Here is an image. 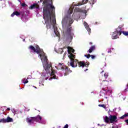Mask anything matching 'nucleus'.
Wrapping results in <instances>:
<instances>
[{
	"label": "nucleus",
	"mask_w": 128,
	"mask_h": 128,
	"mask_svg": "<svg viewBox=\"0 0 128 128\" xmlns=\"http://www.w3.org/2000/svg\"><path fill=\"white\" fill-rule=\"evenodd\" d=\"M44 6L43 9L44 18L47 26H52V20L54 26L56 24V16H54V12L56 8L52 4L48 3V1L44 0L42 3Z\"/></svg>",
	"instance_id": "1"
},
{
	"label": "nucleus",
	"mask_w": 128,
	"mask_h": 128,
	"mask_svg": "<svg viewBox=\"0 0 128 128\" xmlns=\"http://www.w3.org/2000/svg\"><path fill=\"white\" fill-rule=\"evenodd\" d=\"M104 120L106 124H114L118 122V116L116 115H110L109 116H105Z\"/></svg>",
	"instance_id": "2"
},
{
	"label": "nucleus",
	"mask_w": 128,
	"mask_h": 128,
	"mask_svg": "<svg viewBox=\"0 0 128 128\" xmlns=\"http://www.w3.org/2000/svg\"><path fill=\"white\" fill-rule=\"evenodd\" d=\"M68 54H70L68 56L70 60V64H68L69 66H72V68H76L78 66V64H76V62L74 60V58H76V55L71 53L70 52H68Z\"/></svg>",
	"instance_id": "3"
},
{
	"label": "nucleus",
	"mask_w": 128,
	"mask_h": 128,
	"mask_svg": "<svg viewBox=\"0 0 128 128\" xmlns=\"http://www.w3.org/2000/svg\"><path fill=\"white\" fill-rule=\"evenodd\" d=\"M74 22V20H73L72 18H70V16H68L64 18L62 20V26H64V24H72Z\"/></svg>",
	"instance_id": "4"
},
{
	"label": "nucleus",
	"mask_w": 128,
	"mask_h": 128,
	"mask_svg": "<svg viewBox=\"0 0 128 128\" xmlns=\"http://www.w3.org/2000/svg\"><path fill=\"white\" fill-rule=\"evenodd\" d=\"M122 34V28L119 26L116 29V31L114 32L112 34V40H116L118 38V35Z\"/></svg>",
	"instance_id": "5"
},
{
	"label": "nucleus",
	"mask_w": 128,
	"mask_h": 128,
	"mask_svg": "<svg viewBox=\"0 0 128 128\" xmlns=\"http://www.w3.org/2000/svg\"><path fill=\"white\" fill-rule=\"evenodd\" d=\"M78 66L79 68H84L86 66V68H88V66H90V62H85L84 61H80L78 62Z\"/></svg>",
	"instance_id": "6"
},
{
	"label": "nucleus",
	"mask_w": 128,
	"mask_h": 128,
	"mask_svg": "<svg viewBox=\"0 0 128 128\" xmlns=\"http://www.w3.org/2000/svg\"><path fill=\"white\" fill-rule=\"evenodd\" d=\"M26 120L28 122V124H34L35 122L34 117L27 118L26 119Z\"/></svg>",
	"instance_id": "7"
},
{
	"label": "nucleus",
	"mask_w": 128,
	"mask_h": 128,
	"mask_svg": "<svg viewBox=\"0 0 128 128\" xmlns=\"http://www.w3.org/2000/svg\"><path fill=\"white\" fill-rule=\"evenodd\" d=\"M42 62L44 64H48V57L46 56H43V58H40Z\"/></svg>",
	"instance_id": "8"
},
{
	"label": "nucleus",
	"mask_w": 128,
	"mask_h": 128,
	"mask_svg": "<svg viewBox=\"0 0 128 128\" xmlns=\"http://www.w3.org/2000/svg\"><path fill=\"white\" fill-rule=\"evenodd\" d=\"M51 78L52 80V78H54V80H58V77L56 76V71L52 70L51 72Z\"/></svg>",
	"instance_id": "9"
},
{
	"label": "nucleus",
	"mask_w": 128,
	"mask_h": 128,
	"mask_svg": "<svg viewBox=\"0 0 128 128\" xmlns=\"http://www.w3.org/2000/svg\"><path fill=\"white\" fill-rule=\"evenodd\" d=\"M34 120L35 122H40V120H42V116L38 115L34 117Z\"/></svg>",
	"instance_id": "10"
},
{
	"label": "nucleus",
	"mask_w": 128,
	"mask_h": 128,
	"mask_svg": "<svg viewBox=\"0 0 128 128\" xmlns=\"http://www.w3.org/2000/svg\"><path fill=\"white\" fill-rule=\"evenodd\" d=\"M39 8L40 6H38V4H34L30 6V10H34V8Z\"/></svg>",
	"instance_id": "11"
},
{
	"label": "nucleus",
	"mask_w": 128,
	"mask_h": 128,
	"mask_svg": "<svg viewBox=\"0 0 128 128\" xmlns=\"http://www.w3.org/2000/svg\"><path fill=\"white\" fill-rule=\"evenodd\" d=\"M100 80H102V83H101V84L102 86H108V81L102 80L100 78Z\"/></svg>",
	"instance_id": "12"
},
{
	"label": "nucleus",
	"mask_w": 128,
	"mask_h": 128,
	"mask_svg": "<svg viewBox=\"0 0 128 128\" xmlns=\"http://www.w3.org/2000/svg\"><path fill=\"white\" fill-rule=\"evenodd\" d=\"M94 50H96V46L94 45L90 48L88 52H89V54H92V52Z\"/></svg>",
	"instance_id": "13"
},
{
	"label": "nucleus",
	"mask_w": 128,
	"mask_h": 128,
	"mask_svg": "<svg viewBox=\"0 0 128 128\" xmlns=\"http://www.w3.org/2000/svg\"><path fill=\"white\" fill-rule=\"evenodd\" d=\"M72 27L67 28L66 32H65L66 34H67L68 36H70V32H72Z\"/></svg>",
	"instance_id": "14"
},
{
	"label": "nucleus",
	"mask_w": 128,
	"mask_h": 128,
	"mask_svg": "<svg viewBox=\"0 0 128 128\" xmlns=\"http://www.w3.org/2000/svg\"><path fill=\"white\" fill-rule=\"evenodd\" d=\"M6 122H14V119L12 118H10V117L8 116L6 118Z\"/></svg>",
	"instance_id": "15"
},
{
	"label": "nucleus",
	"mask_w": 128,
	"mask_h": 128,
	"mask_svg": "<svg viewBox=\"0 0 128 128\" xmlns=\"http://www.w3.org/2000/svg\"><path fill=\"white\" fill-rule=\"evenodd\" d=\"M41 52H42V50H40V49L39 50L38 49H37V50L36 49V51L34 52H36L38 54H39V56H40V58H42V54H40Z\"/></svg>",
	"instance_id": "16"
},
{
	"label": "nucleus",
	"mask_w": 128,
	"mask_h": 128,
	"mask_svg": "<svg viewBox=\"0 0 128 128\" xmlns=\"http://www.w3.org/2000/svg\"><path fill=\"white\" fill-rule=\"evenodd\" d=\"M88 2V0H82V2H80L78 3V6H82V4H86Z\"/></svg>",
	"instance_id": "17"
},
{
	"label": "nucleus",
	"mask_w": 128,
	"mask_h": 128,
	"mask_svg": "<svg viewBox=\"0 0 128 128\" xmlns=\"http://www.w3.org/2000/svg\"><path fill=\"white\" fill-rule=\"evenodd\" d=\"M28 48H29V50H33L34 52H36V48L32 46H29Z\"/></svg>",
	"instance_id": "18"
},
{
	"label": "nucleus",
	"mask_w": 128,
	"mask_h": 128,
	"mask_svg": "<svg viewBox=\"0 0 128 128\" xmlns=\"http://www.w3.org/2000/svg\"><path fill=\"white\" fill-rule=\"evenodd\" d=\"M68 54L69 52H70L71 54H72H72H74V48H70V47H68Z\"/></svg>",
	"instance_id": "19"
},
{
	"label": "nucleus",
	"mask_w": 128,
	"mask_h": 128,
	"mask_svg": "<svg viewBox=\"0 0 128 128\" xmlns=\"http://www.w3.org/2000/svg\"><path fill=\"white\" fill-rule=\"evenodd\" d=\"M74 10V12H82V10L78 8H76Z\"/></svg>",
	"instance_id": "20"
},
{
	"label": "nucleus",
	"mask_w": 128,
	"mask_h": 128,
	"mask_svg": "<svg viewBox=\"0 0 128 128\" xmlns=\"http://www.w3.org/2000/svg\"><path fill=\"white\" fill-rule=\"evenodd\" d=\"M65 70L68 74H70V72H72L70 68H68V67H66L65 68Z\"/></svg>",
	"instance_id": "21"
},
{
	"label": "nucleus",
	"mask_w": 128,
	"mask_h": 128,
	"mask_svg": "<svg viewBox=\"0 0 128 128\" xmlns=\"http://www.w3.org/2000/svg\"><path fill=\"white\" fill-rule=\"evenodd\" d=\"M122 34H123L124 36H128V31H122Z\"/></svg>",
	"instance_id": "22"
},
{
	"label": "nucleus",
	"mask_w": 128,
	"mask_h": 128,
	"mask_svg": "<svg viewBox=\"0 0 128 128\" xmlns=\"http://www.w3.org/2000/svg\"><path fill=\"white\" fill-rule=\"evenodd\" d=\"M98 106L101 108H104L105 110L106 108V106L104 105V104H99Z\"/></svg>",
	"instance_id": "23"
},
{
	"label": "nucleus",
	"mask_w": 128,
	"mask_h": 128,
	"mask_svg": "<svg viewBox=\"0 0 128 128\" xmlns=\"http://www.w3.org/2000/svg\"><path fill=\"white\" fill-rule=\"evenodd\" d=\"M0 122H2L3 124H6V118L0 119Z\"/></svg>",
	"instance_id": "24"
},
{
	"label": "nucleus",
	"mask_w": 128,
	"mask_h": 128,
	"mask_svg": "<svg viewBox=\"0 0 128 128\" xmlns=\"http://www.w3.org/2000/svg\"><path fill=\"white\" fill-rule=\"evenodd\" d=\"M74 12V8L70 7V8L69 9V12L70 14H72Z\"/></svg>",
	"instance_id": "25"
},
{
	"label": "nucleus",
	"mask_w": 128,
	"mask_h": 128,
	"mask_svg": "<svg viewBox=\"0 0 128 128\" xmlns=\"http://www.w3.org/2000/svg\"><path fill=\"white\" fill-rule=\"evenodd\" d=\"M14 13L15 14V16H20V13L18 11L14 12Z\"/></svg>",
	"instance_id": "26"
},
{
	"label": "nucleus",
	"mask_w": 128,
	"mask_h": 128,
	"mask_svg": "<svg viewBox=\"0 0 128 128\" xmlns=\"http://www.w3.org/2000/svg\"><path fill=\"white\" fill-rule=\"evenodd\" d=\"M46 66H47V70H48V68H50V67H52L51 64H48H48H45Z\"/></svg>",
	"instance_id": "27"
},
{
	"label": "nucleus",
	"mask_w": 128,
	"mask_h": 128,
	"mask_svg": "<svg viewBox=\"0 0 128 128\" xmlns=\"http://www.w3.org/2000/svg\"><path fill=\"white\" fill-rule=\"evenodd\" d=\"M22 82H24V84H28V79L24 78Z\"/></svg>",
	"instance_id": "28"
},
{
	"label": "nucleus",
	"mask_w": 128,
	"mask_h": 128,
	"mask_svg": "<svg viewBox=\"0 0 128 128\" xmlns=\"http://www.w3.org/2000/svg\"><path fill=\"white\" fill-rule=\"evenodd\" d=\"M84 56H85L86 58H90V54H84Z\"/></svg>",
	"instance_id": "29"
},
{
	"label": "nucleus",
	"mask_w": 128,
	"mask_h": 128,
	"mask_svg": "<svg viewBox=\"0 0 128 128\" xmlns=\"http://www.w3.org/2000/svg\"><path fill=\"white\" fill-rule=\"evenodd\" d=\"M104 76L105 78H108V73H105L104 74Z\"/></svg>",
	"instance_id": "30"
},
{
	"label": "nucleus",
	"mask_w": 128,
	"mask_h": 128,
	"mask_svg": "<svg viewBox=\"0 0 128 128\" xmlns=\"http://www.w3.org/2000/svg\"><path fill=\"white\" fill-rule=\"evenodd\" d=\"M84 26L86 28H88L89 26L88 24V23H86V22H84Z\"/></svg>",
	"instance_id": "31"
},
{
	"label": "nucleus",
	"mask_w": 128,
	"mask_h": 128,
	"mask_svg": "<svg viewBox=\"0 0 128 128\" xmlns=\"http://www.w3.org/2000/svg\"><path fill=\"white\" fill-rule=\"evenodd\" d=\"M126 117V114H124V115H123L122 116L120 117V119L124 120V118Z\"/></svg>",
	"instance_id": "32"
},
{
	"label": "nucleus",
	"mask_w": 128,
	"mask_h": 128,
	"mask_svg": "<svg viewBox=\"0 0 128 128\" xmlns=\"http://www.w3.org/2000/svg\"><path fill=\"white\" fill-rule=\"evenodd\" d=\"M21 6H23V7L28 6V5L26 4V3H22L21 4Z\"/></svg>",
	"instance_id": "33"
},
{
	"label": "nucleus",
	"mask_w": 128,
	"mask_h": 128,
	"mask_svg": "<svg viewBox=\"0 0 128 128\" xmlns=\"http://www.w3.org/2000/svg\"><path fill=\"white\" fill-rule=\"evenodd\" d=\"M86 30H87L88 32H90V26L87 27L86 28Z\"/></svg>",
	"instance_id": "34"
},
{
	"label": "nucleus",
	"mask_w": 128,
	"mask_h": 128,
	"mask_svg": "<svg viewBox=\"0 0 128 128\" xmlns=\"http://www.w3.org/2000/svg\"><path fill=\"white\" fill-rule=\"evenodd\" d=\"M90 58H92V60H94V58H96V56L90 55Z\"/></svg>",
	"instance_id": "35"
},
{
	"label": "nucleus",
	"mask_w": 128,
	"mask_h": 128,
	"mask_svg": "<svg viewBox=\"0 0 128 128\" xmlns=\"http://www.w3.org/2000/svg\"><path fill=\"white\" fill-rule=\"evenodd\" d=\"M54 32L57 36H60V33L58 32H56V30H54Z\"/></svg>",
	"instance_id": "36"
},
{
	"label": "nucleus",
	"mask_w": 128,
	"mask_h": 128,
	"mask_svg": "<svg viewBox=\"0 0 128 128\" xmlns=\"http://www.w3.org/2000/svg\"><path fill=\"white\" fill-rule=\"evenodd\" d=\"M40 50V46H36V50Z\"/></svg>",
	"instance_id": "37"
},
{
	"label": "nucleus",
	"mask_w": 128,
	"mask_h": 128,
	"mask_svg": "<svg viewBox=\"0 0 128 128\" xmlns=\"http://www.w3.org/2000/svg\"><path fill=\"white\" fill-rule=\"evenodd\" d=\"M102 94H105V93L101 91L100 92V96H102Z\"/></svg>",
	"instance_id": "38"
},
{
	"label": "nucleus",
	"mask_w": 128,
	"mask_h": 128,
	"mask_svg": "<svg viewBox=\"0 0 128 128\" xmlns=\"http://www.w3.org/2000/svg\"><path fill=\"white\" fill-rule=\"evenodd\" d=\"M106 92H109L110 94H112V90H107Z\"/></svg>",
	"instance_id": "39"
},
{
	"label": "nucleus",
	"mask_w": 128,
	"mask_h": 128,
	"mask_svg": "<svg viewBox=\"0 0 128 128\" xmlns=\"http://www.w3.org/2000/svg\"><path fill=\"white\" fill-rule=\"evenodd\" d=\"M63 128H68V124H66Z\"/></svg>",
	"instance_id": "40"
},
{
	"label": "nucleus",
	"mask_w": 128,
	"mask_h": 128,
	"mask_svg": "<svg viewBox=\"0 0 128 128\" xmlns=\"http://www.w3.org/2000/svg\"><path fill=\"white\" fill-rule=\"evenodd\" d=\"M15 14H14V12L12 14H11V16L12 18H14V16Z\"/></svg>",
	"instance_id": "41"
},
{
	"label": "nucleus",
	"mask_w": 128,
	"mask_h": 128,
	"mask_svg": "<svg viewBox=\"0 0 128 128\" xmlns=\"http://www.w3.org/2000/svg\"><path fill=\"white\" fill-rule=\"evenodd\" d=\"M112 128H118V125H116L115 126H113Z\"/></svg>",
	"instance_id": "42"
},
{
	"label": "nucleus",
	"mask_w": 128,
	"mask_h": 128,
	"mask_svg": "<svg viewBox=\"0 0 128 128\" xmlns=\"http://www.w3.org/2000/svg\"><path fill=\"white\" fill-rule=\"evenodd\" d=\"M110 52H112V49L111 48L109 49L108 52V54H110Z\"/></svg>",
	"instance_id": "43"
},
{
	"label": "nucleus",
	"mask_w": 128,
	"mask_h": 128,
	"mask_svg": "<svg viewBox=\"0 0 128 128\" xmlns=\"http://www.w3.org/2000/svg\"><path fill=\"white\" fill-rule=\"evenodd\" d=\"M124 122H126L127 126H128V119L124 120Z\"/></svg>",
	"instance_id": "44"
},
{
	"label": "nucleus",
	"mask_w": 128,
	"mask_h": 128,
	"mask_svg": "<svg viewBox=\"0 0 128 128\" xmlns=\"http://www.w3.org/2000/svg\"><path fill=\"white\" fill-rule=\"evenodd\" d=\"M94 2H96V0H93V2H92V4H94Z\"/></svg>",
	"instance_id": "45"
},
{
	"label": "nucleus",
	"mask_w": 128,
	"mask_h": 128,
	"mask_svg": "<svg viewBox=\"0 0 128 128\" xmlns=\"http://www.w3.org/2000/svg\"><path fill=\"white\" fill-rule=\"evenodd\" d=\"M61 68H62V70H64V66H62V67Z\"/></svg>",
	"instance_id": "46"
},
{
	"label": "nucleus",
	"mask_w": 128,
	"mask_h": 128,
	"mask_svg": "<svg viewBox=\"0 0 128 128\" xmlns=\"http://www.w3.org/2000/svg\"><path fill=\"white\" fill-rule=\"evenodd\" d=\"M6 110H10V108H6Z\"/></svg>",
	"instance_id": "47"
},
{
	"label": "nucleus",
	"mask_w": 128,
	"mask_h": 128,
	"mask_svg": "<svg viewBox=\"0 0 128 128\" xmlns=\"http://www.w3.org/2000/svg\"><path fill=\"white\" fill-rule=\"evenodd\" d=\"M124 92H128V89L126 88L124 89Z\"/></svg>",
	"instance_id": "48"
},
{
	"label": "nucleus",
	"mask_w": 128,
	"mask_h": 128,
	"mask_svg": "<svg viewBox=\"0 0 128 128\" xmlns=\"http://www.w3.org/2000/svg\"><path fill=\"white\" fill-rule=\"evenodd\" d=\"M62 64H60V63H59V66H62Z\"/></svg>",
	"instance_id": "49"
},
{
	"label": "nucleus",
	"mask_w": 128,
	"mask_h": 128,
	"mask_svg": "<svg viewBox=\"0 0 128 128\" xmlns=\"http://www.w3.org/2000/svg\"><path fill=\"white\" fill-rule=\"evenodd\" d=\"M90 44H91V45H92V42H90Z\"/></svg>",
	"instance_id": "50"
},
{
	"label": "nucleus",
	"mask_w": 128,
	"mask_h": 128,
	"mask_svg": "<svg viewBox=\"0 0 128 128\" xmlns=\"http://www.w3.org/2000/svg\"><path fill=\"white\" fill-rule=\"evenodd\" d=\"M88 70V69H86L84 70V72H86V70Z\"/></svg>",
	"instance_id": "51"
},
{
	"label": "nucleus",
	"mask_w": 128,
	"mask_h": 128,
	"mask_svg": "<svg viewBox=\"0 0 128 128\" xmlns=\"http://www.w3.org/2000/svg\"><path fill=\"white\" fill-rule=\"evenodd\" d=\"M34 88H36V86H34Z\"/></svg>",
	"instance_id": "52"
},
{
	"label": "nucleus",
	"mask_w": 128,
	"mask_h": 128,
	"mask_svg": "<svg viewBox=\"0 0 128 128\" xmlns=\"http://www.w3.org/2000/svg\"><path fill=\"white\" fill-rule=\"evenodd\" d=\"M102 72H104V70H103V71H102V72H101V73H102Z\"/></svg>",
	"instance_id": "53"
},
{
	"label": "nucleus",
	"mask_w": 128,
	"mask_h": 128,
	"mask_svg": "<svg viewBox=\"0 0 128 128\" xmlns=\"http://www.w3.org/2000/svg\"><path fill=\"white\" fill-rule=\"evenodd\" d=\"M103 90H105L104 88H102Z\"/></svg>",
	"instance_id": "54"
},
{
	"label": "nucleus",
	"mask_w": 128,
	"mask_h": 128,
	"mask_svg": "<svg viewBox=\"0 0 128 128\" xmlns=\"http://www.w3.org/2000/svg\"><path fill=\"white\" fill-rule=\"evenodd\" d=\"M24 16V14H22V16Z\"/></svg>",
	"instance_id": "55"
},
{
	"label": "nucleus",
	"mask_w": 128,
	"mask_h": 128,
	"mask_svg": "<svg viewBox=\"0 0 128 128\" xmlns=\"http://www.w3.org/2000/svg\"><path fill=\"white\" fill-rule=\"evenodd\" d=\"M40 2H42V0H40Z\"/></svg>",
	"instance_id": "56"
},
{
	"label": "nucleus",
	"mask_w": 128,
	"mask_h": 128,
	"mask_svg": "<svg viewBox=\"0 0 128 128\" xmlns=\"http://www.w3.org/2000/svg\"><path fill=\"white\" fill-rule=\"evenodd\" d=\"M71 38H72V36H71Z\"/></svg>",
	"instance_id": "57"
},
{
	"label": "nucleus",
	"mask_w": 128,
	"mask_h": 128,
	"mask_svg": "<svg viewBox=\"0 0 128 128\" xmlns=\"http://www.w3.org/2000/svg\"><path fill=\"white\" fill-rule=\"evenodd\" d=\"M78 60L76 59V60Z\"/></svg>",
	"instance_id": "58"
},
{
	"label": "nucleus",
	"mask_w": 128,
	"mask_h": 128,
	"mask_svg": "<svg viewBox=\"0 0 128 128\" xmlns=\"http://www.w3.org/2000/svg\"><path fill=\"white\" fill-rule=\"evenodd\" d=\"M23 40H24V39Z\"/></svg>",
	"instance_id": "59"
},
{
	"label": "nucleus",
	"mask_w": 128,
	"mask_h": 128,
	"mask_svg": "<svg viewBox=\"0 0 128 128\" xmlns=\"http://www.w3.org/2000/svg\"><path fill=\"white\" fill-rule=\"evenodd\" d=\"M23 40H24V39Z\"/></svg>",
	"instance_id": "60"
}]
</instances>
